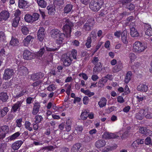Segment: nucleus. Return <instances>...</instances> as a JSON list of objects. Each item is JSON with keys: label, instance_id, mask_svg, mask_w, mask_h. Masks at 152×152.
I'll return each instance as SVG.
<instances>
[{"label": "nucleus", "instance_id": "4c0bfd02", "mask_svg": "<svg viewBox=\"0 0 152 152\" xmlns=\"http://www.w3.org/2000/svg\"><path fill=\"white\" fill-rule=\"evenodd\" d=\"M39 105L38 104L36 103L34 104L33 111V113L34 115L36 114L39 111Z\"/></svg>", "mask_w": 152, "mask_h": 152}, {"label": "nucleus", "instance_id": "ea45409f", "mask_svg": "<svg viewBox=\"0 0 152 152\" xmlns=\"http://www.w3.org/2000/svg\"><path fill=\"white\" fill-rule=\"evenodd\" d=\"M25 21L28 23H32L31 19V15L29 14L26 15L24 17Z\"/></svg>", "mask_w": 152, "mask_h": 152}, {"label": "nucleus", "instance_id": "f3484780", "mask_svg": "<svg viewBox=\"0 0 152 152\" xmlns=\"http://www.w3.org/2000/svg\"><path fill=\"white\" fill-rule=\"evenodd\" d=\"M34 39V38L31 36L29 35L24 39L23 42L25 46H27L30 43V42H31Z\"/></svg>", "mask_w": 152, "mask_h": 152}, {"label": "nucleus", "instance_id": "c756f323", "mask_svg": "<svg viewBox=\"0 0 152 152\" xmlns=\"http://www.w3.org/2000/svg\"><path fill=\"white\" fill-rule=\"evenodd\" d=\"M81 147V144L79 143L74 145L72 148V151L73 152H78L79 150Z\"/></svg>", "mask_w": 152, "mask_h": 152}, {"label": "nucleus", "instance_id": "4be33fe9", "mask_svg": "<svg viewBox=\"0 0 152 152\" xmlns=\"http://www.w3.org/2000/svg\"><path fill=\"white\" fill-rule=\"evenodd\" d=\"M145 34L148 36L152 35V28L151 26L147 25L145 26Z\"/></svg>", "mask_w": 152, "mask_h": 152}, {"label": "nucleus", "instance_id": "9d476101", "mask_svg": "<svg viewBox=\"0 0 152 152\" xmlns=\"http://www.w3.org/2000/svg\"><path fill=\"white\" fill-rule=\"evenodd\" d=\"M45 29L43 27H40L38 31L37 38L40 41H42L45 37Z\"/></svg>", "mask_w": 152, "mask_h": 152}, {"label": "nucleus", "instance_id": "864d4df0", "mask_svg": "<svg viewBox=\"0 0 152 152\" xmlns=\"http://www.w3.org/2000/svg\"><path fill=\"white\" fill-rule=\"evenodd\" d=\"M91 38L90 37H88V38L86 42V47L88 48H90L91 46Z\"/></svg>", "mask_w": 152, "mask_h": 152}, {"label": "nucleus", "instance_id": "a19ab883", "mask_svg": "<svg viewBox=\"0 0 152 152\" xmlns=\"http://www.w3.org/2000/svg\"><path fill=\"white\" fill-rule=\"evenodd\" d=\"M26 91H23L20 92L15 93V95H14V96L16 98H18L24 95Z\"/></svg>", "mask_w": 152, "mask_h": 152}, {"label": "nucleus", "instance_id": "7ed1b4c3", "mask_svg": "<svg viewBox=\"0 0 152 152\" xmlns=\"http://www.w3.org/2000/svg\"><path fill=\"white\" fill-rule=\"evenodd\" d=\"M147 48L146 45L140 42H135L133 45V50L137 53L143 52Z\"/></svg>", "mask_w": 152, "mask_h": 152}, {"label": "nucleus", "instance_id": "7c9ffc66", "mask_svg": "<svg viewBox=\"0 0 152 152\" xmlns=\"http://www.w3.org/2000/svg\"><path fill=\"white\" fill-rule=\"evenodd\" d=\"M19 43L18 40L17 39L13 37H12L10 42V44L11 45L13 46H17L18 45Z\"/></svg>", "mask_w": 152, "mask_h": 152}, {"label": "nucleus", "instance_id": "e2e57ef3", "mask_svg": "<svg viewBox=\"0 0 152 152\" xmlns=\"http://www.w3.org/2000/svg\"><path fill=\"white\" fill-rule=\"evenodd\" d=\"M83 103L85 104H87L89 102V98L87 96H85L84 97L83 99Z\"/></svg>", "mask_w": 152, "mask_h": 152}, {"label": "nucleus", "instance_id": "bb28decb", "mask_svg": "<svg viewBox=\"0 0 152 152\" xmlns=\"http://www.w3.org/2000/svg\"><path fill=\"white\" fill-rule=\"evenodd\" d=\"M8 96L6 93L2 92L0 93V100L3 102H6L8 99Z\"/></svg>", "mask_w": 152, "mask_h": 152}, {"label": "nucleus", "instance_id": "58836bf2", "mask_svg": "<svg viewBox=\"0 0 152 152\" xmlns=\"http://www.w3.org/2000/svg\"><path fill=\"white\" fill-rule=\"evenodd\" d=\"M39 14L37 13H34L32 15H31L32 23L37 20L39 18Z\"/></svg>", "mask_w": 152, "mask_h": 152}, {"label": "nucleus", "instance_id": "09e8293b", "mask_svg": "<svg viewBox=\"0 0 152 152\" xmlns=\"http://www.w3.org/2000/svg\"><path fill=\"white\" fill-rule=\"evenodd\" d=\"M35 122L36 123H39L42 119V117L41 115H37L35 117Z\"/></svg>", "mask_w": 152, "mask_h": 152}, {"label": "nucleus", "instance_id": "a878e982", "mask_svg": "<svg viewBox=\"0 0 152 152\" xmlns=\"http://www.w3.org/2000/svg\"><path fill=\"white\" fill-rule=\"evenodd\" d=\"M127 32L126 30L124 31L121 37V39L123 42L125 44H127L128 43L127 39L126 38Z\"/></svg>", "mask_w": 152, "mask_h": 152}, {"label": "nucleus", "instance_id": "412c9836", "mask_svg": "<svg viewBox=\"0 0 152 152\" xmlns=\"http://www.w3.org/2000/svg\"><path fill=\"white\" fill-rule=\"evenodd\" d=\"M130 34L133 37H137L139 35V33L133 27L130 28Z\"/></svg>", "mask_w": 152, "mask_h": 152}, {"label": "nucleus", "instance_id": "6e6552de", "mask_svg": "<svg viewBox=\"0 0 152 152\" xmlns=\"http://www.w3.org/2000/svg\"><path fill=\"white\" fill-rule=\"evenodd\" d=\"M14 74V71L12 69H7L5 70L3 78L5 80L10 79Z\"/></svg>", "mask_w": 152, "mask_h": 152}, {"label": "nucleus", "instance_id": "3c124183", "mask_svg": "<svg viewBox=\"0 0 152 152\" xmlns=\"http://www.w3.org/2000/svg\"><path fill=\"white\" fill-rule=\"evenodd\" d=\"M6 147L7 145L6 144H0V152H4V151L6 149Z\"/></svg>", "mask_w": 152, "mask_h": 152}, {"label": "nucleus", "instance_id": "20e7f679", "mask_svg": "<svg viewBox=\"0 0 152 152\" xmlns=\"http://www.w3.org/2000/svg\"><path fill=\"white\" fill-rule=\"evenodd\" d=\"M102 4L103 1L101 0H98L97 2H91L89 5L90 8L94 11H97L100 9Z\"/></svg>", "mask_w": 152, "mask_h": 152}, {"label": "nucleus", "instance_id": "79ce46f5", "mask_svg": "<svg viewBox=\"0 0 152 152\" xmlns=\"http://www.w3.org/2000/svg\"><path fill=\"white\" fill-rule=\"evenodd\" d=\"M21 31L22 33L24 35H27L29 32L28 28L26 26H22Z\"/></svg>", "mask_w": 152, "mask_h": 152}, {"label": "nucleus", "instance_id": "f8f14e48", "mask_svg": "<svg viewBox=\"0 0 152 152\" xmlns=\"http://www.w3.org/2000/svg\"><path fill=\"white\" fill-rule=\"evenodd\" d=\"M105 141L102 140H98L95 143V146L99 149H101L106 145Z\"/></svg>", "mask_w": 152, "mask_h": 152}, {"label": "nucleus", "instance_id": "a18cd8bd", "mask_svg": "<svg viewBox=\"0 0 152 152\" xmlns=\"http://www.w3.org/2000/svg\"><path fill=\"white\" fill-rule=\"evenodd\" d=\"M31 123L28 121H26L25 123V128L30 131H31L32 129V127L31 126Z\"/></svg>", "mask_w": 152, "mask_h": 152}, {"label": "nucleus", "instance_id": "de8ad7c7", "mask_svg": "<svg viewBox=\"0 0 152 152\" xmlns=\"http://www.w3.org/2000/svg\"><path fill=\"white\" fill-rule=\"evenodd\" d=\"M88 113L86 111L83 112L80 115L81 118L82 120H85L88 117Z\"/></svg>", "mask_w": 152, "mask_h": 152}, {"label": "nucleus", "instance_id": "052dcab7", "mask_svg": "<svg viewBox=\"0 0 152 152\" xmlns=\"http://www.w3.org/2000/svg\"><path fill=\"white\" fill-rule=\"evenodd\" d=\"M5 38V35L2 31H0V41L4 40Z\"/></svg>", "mask_w": 152, "mask_h": 152}, {"label": "nucleus", "instance_id": "13d9d810", "mask_svg": "<svg viewBox=\"0 0 152 152\" xmlns=\"http://www.w3.org/2000/svg\"><path fill=\"white\" fill-rule=\"evenodd\" d=\"M79 75L80 77H81L84 80H86L88 79L87 75L84 73H80Z\"/></svg>", "mask_w": 152, "mask_h": 152}, {"label": "nucleus", "instance_id": "c9c22d12", "mask_svg": "<svg viewBox=\"0 0 152 152\" xmlns=\"http://www.w3.org/2000/svg\"><path fill=\"white\" fill-rule=\"evenodd\" d=\"M132 75V73L131 72H128L126 74L124 80L125 83H128L130 80Z\"/></svg>", "mask_w": 152, "mask_h": 152}, {"label": "nucleus", "instance_id": "4468645a", "mask_svg": "<svg viewBox=\"0 0 152 152\" xmlns=\"http://www.w3.org/2000/svg\"><path fill=\"white\" fill-rule=\"evenodd\" d=\"M147 111V110H141L140 111L137 113L136 117L138 119L142 120L146 114V112Z\"/></svg>", "mask_w": 152, "mask_h": 152}, {"label": "nucleus", "instance_id": "dca6fc26", "mask_svg": "<svg viewBox=\"0 0 152 152\" xmlns=\"http://www.w3.org/2000/svg\"><path fill=\"white\" fill-rule=\"evenodd\" d=\"M23 102L22 101H18L14 104L12 107L11 112H15L20 108Z\"/></svg>", "mask_w": 152, "mask_h": 152}, {"label": "nucleus", "instance_id": "1a4fd4ad", "mask_svg": "<svg viewBox=\"0 0 152 152\" xmlns=\"http://www.w3.org/2000/svg\"><path fill=\"white\" fill-rule=\"evenodd\" d=\"M9 12L6 10H3L0 13V21L7 20L10 17Z\"/></svg>", "mask_w": 152, "mask_h": 152}, {"label": "nucleus", "instance_id": "72a5a7b5", "mask_svg": "<svg viewBox=\"0 0 152 152\" xmlns=\"http://www.w3.org/2000/svg\"><path fill=\"white\" fill-rule=\"evenodd\" d=\"M9 111L7 107H5L3 109L0 110V117H2L4 116Z\"/></svg>", "mask_w": 152, "mask_h": 152}, {"label": "nucleus", "instance_id": "473e14b6", "mask_svg": "<svg viewBox=\"0 0 152 152\" xmlns=\"http://www.w3.org/2000/svg\"><path fill=\"white\" fill-rule=\"evenodd\" d=\"M72 121L70 119H68L66 122V129L67 132L69 131L71 129V125L72 124Z\"/></svg>", "mask_w": 152, "mask_h": 152}, {"label": "nucleus", "instance_id": "393cba45", "mask_svg": "<svg viewBox=\"0 0 152 152\" xmlns=\"http://www.w3.org/2000/svg\"><path fill=\"white\" fill-rule=\"evenodd\" d=\"M107 79L104 77L100 79L98 82V86L100 87H103L107 81Z\"/></svg>", "mask_w": 152, "mask_h": 152}, {"label": "nucleus", "instance_id": "9b49d317", "mask_svg": "<svg viewBox=\"0 0 152 152\" xmlns=\"http://www.w3.org/2000/svg\"><path fill=\"white\" fill-rule=\"evenodd\" d=\"M139 132L145 135L146 136H151L152 131L149 129H147L145 128L141 127L139 129Z\"/></svg>", "mask_w": 152, "mask_h": 152}, {"label": "nucleus", "instance_id": "5701e85b", "mask_svg": "<svg viewBox=\"0 0 152 152\" xmlns=\"http://www.w3.org/2000/svg\"><path fill=\"white\" fill-rule=\"evenodd\" d=\"M28 3L24 0H19L18 3V6L19 8H25L28 7Z\"/></svg>", "mask_w": 152, "mask_h": 152}, {"label": "nucleus", "instance_id": "338daca9", "mask_svg": "<svg viewBox=\"0 0 152 152\" xmlns=\"http://www.w3.org/2000/svg\"><path fill=\"white\" fill-rule=\"evenodd\" d=\"M117 101L119 103H122L124 102V100L122 96H119L117 98Z\"/></svg>", "mask_w": 152, "mask_h": 152}, {"label": "nucleus", "instance_id": "774afa93", "mask_svg": "<svg viewBox=\"0 0 152 152\" xmlns=\"http://www.w3.org/2000/svg\"><path fill=\"white\" fill-rule=\"evenodd\" d=\"M77 55V51L75 50H73L72 52V55L74 59L76 58V56Z\"/></svg>", "mask_w": 152, "mask_h": 152}, {"label": "nucleus", "instance_id": "37998d69", "mask_svg": "<svg viewBox=\"0 0 152 152\" xmlns=\"http://www.w3.org/2000/svg\"><path fill=\"white\" fill-rule=\"evenodd\" d=\"M147 111L146 112L145 117L147 118H152V110H148L147 109Z\"/></svg>", "mask_w": 152, "mask_h": 152}, {"label": "nucleus", "instance_id": "ddd939ff", "mask_svg": "<svg viewBox=\"0 0 152 152\" xmlns=\"http://www.w3.org/2000/svg\"><path fill=\"white\" fill-rule=\"evenodd\" d=\"M64 64L65 66H69L70 65L72 62V59L69 56V54H66L63 59Z\"/></svg>", "mask_w": 152, "mask_h": 152}, {"label": "nucleus", "instance_id": "603ef678", "mask_svg": "<svg viewBox=\"0 0 152 152\" xmlns=\"http://www.w3.org/2000/svg\"><path fill=\"white\" fill-rule=\"evenodd\" d=\"M146 145H149L151 144V138L149 137H147L144 141Z\"/></svg>", "mask_w": 152, "mask_h": 152}, {"label": "nucleus", "instance_id": "8fccbe9b", "mask_svg": "<svg viewBox=\"0 0 152 152\" xmlns=\"http://www.w3.org/2000/svg\"><path fill=\"white\" fill-rule=\"evenodd\" d=\"M102 69V66L101 65H100L99 66H96L94 68V71L93 72H99Z\"/></svg>", "mask_w": 152, "mask_h": 152}, {"label": "nucleus", "instance_id": "f704fd0d", "mask_svg": "<svg viewBox=\"0 0 152 152\" xmlns=\"http://www.w3.org/2000/svg\"><path fill=\"white\" fill-rule=\"evenodd\" d=\"M20 20V17H15L14 18L12 21V26L14 27H17L18 25Z\"/></svg>", "mask_w": 152, "mask_h": 152}, {"label": "nucleus", "instance_id": "bf43d9fd", "mask_svg": "<svg viewBox=\"0 0 152 152\" xmlns=\"http://www.w3.org/2000/svg\"><path fill=\"white\" fill-rule=\"evenodd\" d=\"M56 89L55 86L54 85H51L47 87V89L49 91H52Z\"/></svg>", "mask_w": 152, "mask_h": 152}, {"label": "nucleus", "instance_id": "49530a36", "mask_svg": "<svg viewBox=\"0 0 152 152\" xmlns=\"http://www.w3.org/2000/svg\"><path fill=\"white\" fill-rule=\"evenodd\" d=\"M20 133L19 132H16L14 134L10 136V138L14 140L17 138L20 134Z\"/></svg>", "mask_w": 152, "mask_h": 152}, {"label": "nucleus", "instance_id": "69168bd1", "mask_svg": "<svg viewBox=\"0 0 152 152\" xmlns=\"http://www.w3.org/2000/svg\"><path fill=\"white\" fill-rule=\"evenodd\" d=\"M127 8L130 10H132L134 9V5L131 4H129L127 6Z\"/></svg>", "mask_w": 152, "mask_h": 152}, {"label": "nucleus", "instance_id": "680f3d73", "mask_svg": "<svg viewBox=\"0 0 152 152\" xmlns=\"http://www.w3.org/2000/svg\"><path fill=\"white\" fill-rule=\"evenodd\" d=\"M113 149V148H111L109 146L106 147L104 149H102L101 150V151L102 152H104L105 151H108L110 150H112Z\"/></svg>", "mask_w": 152, "mask_h": 152}, {"label": "nucleus", "instance_id": "a211bd4d", "mask_svg": "<svg viewBox=\"0 0 152 152\" xmlns=\"http://www.w3.org/2000/svg\"><path fill=\"white\" fill-rule=\"evenodd\" d=\"M90 21L91 20H88L84 26L83 28L85 30L88 31L91 29L93 26V21L90 22Z\"/></svg>", "mask_w": 152, "mask_h": 152}, {"label": "nucleus", "instance_id": "4d7b16f0", "mask_svg": "<svg viewBox=\"0 0 152 152\" xmlns=\"http://www.w3.org/2000/svg\"><path fill=\"white\" fill-rule=\"evenodd\" d=\"M76 131L78 133H80L83 130V128L81 126H77L75 129Z\"/></svg>", "mask_w": 152, "mask_h": 152}, {"label": "nucleus", "instance_id": "6ab92c4d", "mask_svg": "<svg viewBox=\"0 0 152 152\" xmlns=\"http://www.w3.org/2000/svg\"><path fill=\"white\" fill-rule=\"evenodd\" d=\"M23 142L21 140L18 141L13 144L12 148L14 150H17L18 149L23 143Z\"/></svg>", "mask_w": 152, "mask_h": 152}, {"label": "nucleus", "instance_id": "b1692460", "mask_svg": "<svg viewBox=\"0 0 152 152\" xmlns=\"http://www.w3.org/2000/svg\"><path fill=\"white\" fill-rule=\"evenodd\" d=\"M38 6L42 8H45L47 5L46 2L44 0H37Z\"/></svg>", "mask_w": 152, "mask_h": 152}, {"label": "nucleus", "instance_id": "39448f33", "mask_svg": "<svg viewBox=\"0 0 152 152\" xmlns=\"http://www.w3.org/2000/svg\"><path fill=\"white\" fill-rule=\"evenodd\" d=\"M129 57L130 60L129 62V66L132 69H135L140 64L138 62L134 63L136 59V56L134 54L131 53L129 55Z\"/></svg>", "mask_w": 152, "mask_h": 152}, {"label": "nucleus", "instance_id": "c03bdc74", "mask_svg": "<svg viewBox=\"0 0 152 152\" xmlns=\"http://www.w3.org/2000/svg\"><path fill=\"white\" fill-rule=\"evenodd\" d=\"M122 66L120 65H117L114 67L113 71L114 72H118L121 69Z\"/></svg>", "mask_w": 152, "mask_h": 152}, {"label": "nucleus", "instance_id": "2f4dec72", "mask_svg": "<svg viewBox=\"0 0 152 152\" xmlns=\"http://www.w3.org/2000/svg\"><path fill=\"white\" fill-rule=\"evenodd\" d=\"M107 100L104 98H102L98 102V104L100 107L104 106L106 104Z\"/></svg>", "mask_w": 152, "mask_h": 152}, {"label": "nucleus", "instance_id": "423d86ee", "mask_svg": "<svg viewBox=\"0 0 152 152\" xmlns=\"http://www.w3.org/2000/svg\"><path fill=\"white\" fill-rule=\"evenodd\" d=\"M121 132L120 131L119 132L113 133L106 132L104 133L102 135V137L103 138L105 139H110L115 138L121 136V134H122Z\"/></svg>", "mask_w": 152, "mask_h": 152}, {"label": "nucleus", "instance_id": "c85d7f7f", "mask_svg": "<svg viewBox=\"0 0 152 152\" xmlns=\"http://www.w3.org/2000/svg\"><path fill=\"white\" fill-rule=\"evenodd\" d=\"M73 6L71 4H68L66 5L64 7V13H68L72 10Z\"/></svg>", "mask_w": 152, "mask_h": 152}, {"label": "nucleus", "instance_id": "cd10ccee", "mask_svg": "<svg viewBox=\"0 0 152 152\" xmlns=\"http://www.w3.org/2000/svg\"><path fill=\"white\" fill-rule=\"evenodd\" d=\"M80 91L81 92L84 93L85 95H87L89 97L93 96L94 94V93L91 92L88 90H85L83 88H82L81 89Z\"/></svg>", "mask_w": 152, "mask_h": 152}, {"label": "nucleus", "instance_id": "5fc2aeb1", "mask_svg": "<svg viewBox=\"0 0 152 152\" xmlns=\"http://www.w3.org/2000/svg\"><path fill=\"white\" fill-rule=\"evenodd\" d=\"M22 118H20L19 119H17L16 120V123H17V126L18 127H20L21 126V123L22 122Z\"/></svg>", "mask_w": 152, "mask_h": 152}, {"label": "nucleus", "instance_id": "aec40b11", "mask_svg": "<svg viewBox=\"0 0 152 152\" xmlns=\"http://www.w3.org/2000/svg\"><path fill=\"white\" fill-rule=\"evenodd\" d=\"M148 89L147 85L145 84H140L138 86L137 90L138 91L142 92H146Z\"/></svg>", "mask_w": 152, "mask_h": 152}, {"label": "nucleus", "instance_id": "f257e3e1", "mask_svg": "<svg viewBox=\"0 0 152 152\" xmlns=\"http://www.w3.org/2000/svg\"><path fill=\"white\" fill-rule=\"evenodd\" d=\"M52 37L56 40V43L58 45L57 48H51L46 47L47 51H54L58 49L64 41L65 35L58 29H54L52 30L51 31Z\"/></svg>", "mask_w": 152, "mask_h": 152}, {"label": "nucleus", "instance_id": "6e6d98bb", "mask_svg": "<svg viewBox=\"0 0 152 152\" xmlns=\"http://www.w3.org/2000/svg\"><path fill=\"white\" fill-rule=\"evenodd\" d=\"M64 3L63 0H54V3L55 4L60 5Z\"/></svg>", "mask_w": 152, "mask_h": 152}, {"label": "nucleus", "instance_id": "0eeeda50", "mask_svg": "<svg viewBox=\"0 0 152 152\" xmlns=\"http://www.w3.org/2000/svg\"><path fill=\"white\" fill-rule=\"evenodd\" d=\"M67 22L68 23H66L63 26V30L64 32H65L66 35V37H68L70 36L71 28L72 25L71 22H69L68 21Z\"/></svg>", "mask_w": 152, "mask_h": 152}, {"label": "nucleus", "instance_id": "e433bc0d", "mask_svg": "<svg viewBox=\"0 0 152 152\" xmlns=\"http://www.w3.org/2000/svg\"><path fill=\"white\" fill-rule=\"evenodd\" d=\"M0 129L2 130L3 133H4L6 136V134L9 132V127L7 126H4L0 127Z\"/></svg>", "mask_w": 152, "mask_h": 152}, {"label": "nucleus", "instance_id": "f03ea898", "mask_svg": "<svg viewBox=\"0 0 152 152\" xmlns=\"http://www.w3.org/2000/svg\"><path fill=\"white\" fill-rule=\"evenodd\" d=\"M45 51V48H42L40 49L38 52L37 53V54H36L35 53H31L29 51L26 50L24 51L23 53V57L26 60H29L34 58L36 56L37 58H39L42 56Z\"/></svg>", "mask_w": 152, "mask_h": 152}, {"label": "nucleus", "instance_id": "0e129e2a", "mask_svg": "<svg viewBox=\"0 0 152 152\" xmlns=\"http://www.w3.org/2000/svg\"><path fill=\"white\" fill-rule=\"evenodd\" d=\"M110 42L109 41H107L104 44L105 47L107 50H110Z\"/></svg>", "mask_w": 152, "mask_h": 152}, {"label": "nucleus", "instance_id": "2eb2a0df", "mask_svg": "<svg viewBox=\"0 0 152 152\" xmlns=\"http://www.w3.org/2000/svg\"><path fill=\"white\" fill-rule=\"evenodd\" d=\"M48 14L49 15H52L55 14L56 12L55 7L53 5L50 4L47 7Z\"/></svg>", "mask_w": 152, "mask_h": 152}]
</instances>
